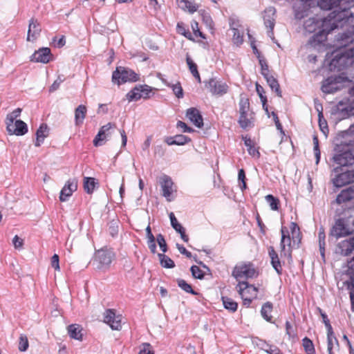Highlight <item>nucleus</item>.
Here are the masks:
<instances>
[{
  "label": "nucleus",
  "instance_id": "4be33fe9",
  "mask_svg": "<svg viewBox=\"0 0 354 354\" xmlns=\"http://www.w3.org/2000/svg\"><path fill=\"white\" fill-rule=\"evenodd\" d=\"M187 117L197 127L203 126V120L200 111L196 108H189L187 110Z\"/></svg>",
  "mask_w": 354,
  "mask_h": 354
},
{
  "label": "nucleus",
  "instance_id": "a211bd4d",
  "mask_svg": "<svg viewBox=\"0 0 354 354\" xmlns=\"http://www.w3.org/2000/svg\"><path fill=\"white\" fill-rule=\"evenodd\" d=\"M41 26L37 19L32 18L29 21L27 41H34L40 35Z\"/></svg>",
  "mask_w": 354,
  "mask_h": 354
},
{
  "label": "nucleus",
  "instance_id": "2f4dec72",
  "mask_svg": "<svg viewBox=\"0 0 354 354\" xmlns=\"http://www.w3.org/2000/svg\"><path fill=\"white\" fill-rule=\"evenodd\" d=\"M272 310V304L270 302H266L261 308V313L262 317L268 322H272V317L271 312Z\"/></svg>",
  "mask_w": 354,
  "mask_h": 354
},
{
  "label": "nucleus",
  "instance_id": "6e6552de",
  "mask_svg": "<svg viewBox=\"0 0 354 354\" xmlns=\"http://www.w3.org/2000/svg\"><path fill=\"white\" fill-rule=\"evenodd\" d=\"M335 176L332 178L331 181L336 187H342L348 184L354 183V169L344 172H341L339 167L333 169Z\"/></svg>",
  "mask_w": 354,
  "mask_h": 354
},
{
  "label": "nucleus",
  "instance_id": "79ce46f5",
  "mask_svg": "<svg viewBox=\"0 0 354 354\" xmlns=\"http://www.w3.org/2000/svg\"><path fill=\"white\" fill-rule=\"evenodd\" d=\"M303 346L307 354H315V351L313 342L308 337H305L302 340Z\"/></svg>",
  "mask_w": 354,
  "mask_h": 354
},
{
  "label": "nucleus",
  "instance_id": "58836bf2",
  "mask_svg": "<svg viewBox=\"0 0 354 354\" xmlns=\"http://www.w3.org/2000/svg\"><path fill=\"white\" fill-rule=\"evenodd\" d=\"M318 110V117H319V126L320 130L323 132V133L326 136L328 133V127L326 120L324 118L322 110Z\"/></svg>",
  "mask_w": 354,
  "mask_h": 354
},
{
  "label": "nucleus",
  "instance_id": "9b49d317",
  "mask_svg": "<svg viewBox=\"0 0 354 354\" xmlns=\"http://www.w3.org/2000/svg\"><path fill=\"white\" fill-rule=\"evenodd\" d=\"M205 86L212 94L219 96L227 93L229 88L226 83L216 80L214 78L209 80V81L205 83Z\"/></svg>",
  "mask_w": 354,
  "mask_h": 354
},
{
  "label": "nucleus",
  "instance_id": "ea45409f",
  "mask_svg": "<svg viewBox=\"0 0 354 354\" xmlns=\"http://www.w3.org/2000/svg\"><path fill=\"white\" fill-rule=\"evenodd\" d=\"M186 61H187V64L189 66L190 72L192 73L193 76L194 77L197 78L198 80L200 82L201 78H200L199 73L197 69L196 64L193 62V60L189 56L187 57Z\"/></svg>",
  "mask_w": 354,
  "mask_h": 354
},
{
  "label": "nucleus",
  "instance_id": "4d7b16f0",
  "mask_svg": "<svg viewBox=\"0 0 354 354\" xmlns=\"http://www.w3.org/2000/svg\"><path fill=\"white\" fill-rule=\"evenodd\" d=\"M177 128L181 129L183 132L191 133L194 130L188 127L185 122L182 121H178L176 124Z\"/></svg>",
  "mask_w": 354,
  "mask_h": 354
},
{
  "label": "nucleus",
  "instance_id": "8fccbe9b",
  "mask_svg": "<svg viewBox=\"0 0 354 354\" xmlns=\"http://www.w3.org/2000/svg\"><path fill=\"white\" fill-rule=\"evenodd\" d=\"M191 139L186 136L184 135H176L175 136L174 142L177 145H183L188 142H189Z\"/></svg>",
  "mask_w": 354,
  "mask_h": 354
},
{
  "label": "nucleus",
  "instance_id": "5701e85b",
  "mask_svg": "<svg viewBox=\"0 0 354 354\" xmlns=\"http://www.w3.org/2000/svg\"><path fill=\"white\" fill-rule=\"evenodd\" d=\"M275 8L274 7H269L265 10L263 16L266 26L269 28L271 32H272L275 24Z\"/></svg>",
  "mask_w": 354,
  "mask_h": 354
},
{
  "label": "nucleus",
  "instance_id": "338daca9",
  "mask_svg": "<svg viewBox=\"0 0 354 354\" xmlns=\"http://www.w3.org/2000/svg\"><path fill=\"white\" fill-rule=\"evenodd\" d=\"M248 151L250 155L252 156L254 158H259L260 156V153L259 151H258V149H257L254 146L252 147H250L248 149Z\"/></svg>",
  "mask_w": 354,
  "mask_h": 354
},
{
  "label": "nucleus",
  "instance_id": "a878e982",
  "mask_svg": "<svg viewBox=\"0 0 354 354\" xmlns=\"http://www.w3.org/2000/svg\"><path fill=\"white\" fill-rule=\"evenodd\" d=\"M48 136V128L46 124H41L36 131V141L35 145L39 147L43 142L44 139Z\"/></svg>",
  "mask_w": 354,
  "mask_h": 354
},
{
  "label": "nucleus",
  "instance_id": "a19ab883",
  "mask_svg": "<svg viewBox=\"0 0 354 354\" xmlns=\"http://www.w3.org/2000/svg\"><path fill=\"white\" fill-rule=\"evenodd\" d=\"M177 282L178 286L186 292L191 293L194 295H196L198 294L196 291H194L192 289L191 285L187 283L184 279H179L177 280Z\"/></svg>",
  "mask_w": 354,
  "mask_h": 354
},
{
  "label": "nucleus",
  "instance_id": "cd10ccee",
  "mask_svg": "<svg viewBox=\"0 0 354 354\" xmlns=\"http://www.w3.org/2000/svg\"><path fill=\"white\" fill-rule=\"evenodd\" d=\"M69 336L75 339L82 340V328L79 324H71L67 327Z\"/></svg>",
  "mask_w": 354,
  "mask_h": 354
},
{
  "label": "nucleus",
  "instance_id": "f03ea898",
  "mask_svg": "<svg viewBox=\"0 0 354 354\" xmlns=\"http://www.w3.org/2000/svg\"><path fill=\"white\" fill-rule=\"evenodd\" d=\"M344 25L341 21L337 20L333 12L326 18L311 17L305 21L304 26L306 32H316L313 39L318 43H322L326 39V35L332 30L343 27Z\"/></svg>",
  "mask_w": 354,
  "mask_h": 354
},
{
  "label": "nucleus",
  "instance_id": "13d9d810",
  "mask_svg": "<svg viewBox=\"0 0 354 354\" xmlns=\"http://www.w3.org/2000/svg\"><path fill=\"white\" fill-rule=\"evenodd\" d=\"M51 266L55 270L59 271L60 270L59 256L56 254H55L51 258Z\"/></svg>",
  "mask_w": 354,
  "mask_h": 354
},
{
  "label": "nucleus",
  "instance_id": "603ef678",
  "mask_svg": "<svg viewBox=\"0 0 354 354\" xmlns=\"http://www.w3.org/2000/svg\"><path fill=\"white\" fill-rule=\"evenodd\" d=\"M140 91L141 93H143L142 98L147 99L149 98V93L152 91L153 88L148 85H140Z\"/></svg>",
  "mask_w": 354,
  "mask_h": 354
},
{
  "label": "nucleus",
  "instance_id": "6ab92c4d",
  "mask_svg": "<svg viewBox=\"0 0 354 354\" xmlns=\"http://www.w3.org/2000/svg\"><path fill=\"white\" fill-rule=\"evenodd\" d=\"M113 257V252L111 250H98L95 255L96 261L99 262L101 267L109 266Z\"/></svg>",
  "mask_w": 354,
  "mask_h": 354
},
{
  "label": "nucleus",
  "instance_id": "c85d7f7f",
  "mask_svg": "<svg viewBox=\"0 0 354 354\" xmlns=\"http://www.w3.org/2000/svg\"><path fill=\"white\" fill-rule=\"evenodd\" d=\"M86 107L84 105H79L75 110V125L79 126L83 123L86 117Z\"/></svg>",
  "mask_w": 354,
  "mask_h": 354
},
{
  "label": "nucleus",
  "instance_id": "aec40b11",
  "mask_svg": "<svg viewBox=\"0 0 354 354\" xmlns=\"http://www.w3.org/2000/svg\"><path fill=\"white\" fill-rule=\"evenodd\" d=\"M281 239L280 242V248L281 252H283L285 255L287 253H290L291 252L290 245H291V239L289 235V232L287 227H282L281 229Z\"/></svg>",
  "mask_w": 354,
  "mask_h": 354
},
{
  "label": "nucleus",
  "instance_id": "72a5a7b5",
  "mask_svg": "<svg viewBox=\"0 0 354 354\" xmlns=\"http://www.w3.org/2000/svg\"><path fill=\"white\" fill-rule=\"evenodd\" d=\"M160 265L165 268H173L175 267L174 261L164 254H158Z\"/></svg>",
  "mask_w": 354,
  "mask_h": 354
},
{
  "label": "nucleus",
  "instance_id": "f257e3e1",
  "mask_svg": "<svg viewBox=\"0 0 354 354\" xmlns=\"http://www.w3.org/2000/svg\"><path fill=\"white\" fill-rule=\"evenodd\" d=\"M353 42H354V26L349 27L346 32L337 37V49L330 55L327 53V59H331L328 64L330 71H340L354 64V47L344 48Z\"/></svg>",
  "mask_w": 354,
  "mask_h": 354
},
{
  "label": "nucleus",
  "instance_id": "c9c22d12",
  "mask_svg": "<svg viewBox=\"0 0 354 354\" xmlns=\"http://www.w3.org/2000/svg\"><path fill=\"white\" fill-rule=\"evenodd\" d=\"M96 183L94 178L84 177V189L87 194L93 193Z\"/></svg>",
  "mask_w": 354,
  "mask_h": 354
},
{
  "label": "nucleus",
  "instance_id": "bf43d9fd",
  "mask_svg": "<svg viewBox=\"0 0 354 354\" xmlns=\"http://www.w3.org/2000/svg\"><path fill=\"white\" fill-rule=\"evenodd\" d=\"M139 354H153L151 345L147 343L143 344L142 348L140 349Z\"/></svg>",
  "mask_w": 354,
  "mask_h": 354
},
{
  "label": "nucleus",
  "instance_id": "f8f14e48",
  "mask_svg": "<svg viewBox=\"0 0 354 354\" xmlns=\"http://www.w3.org/2000/svg\"><path fill=\"white\" fill-rule=\"evenodd\" d=\"M335 252L345 257L354 252V236L339 242Z\"/></svg>",
  "mask_w": 354,
  "mask_h": 354
},
{
  "label": "nucleus",
  "instance_id": "dca6fc26",
  "mask_svg": "<svg viewBox=\"0 0 354 354\" xmlns=\"http://www.w3.org/2000/svg\"><path fill=\"white\" fill-rule=\"evenodd\" d=\"M77 188V180L75 178L68 180L60 192L59 200L66 201L73 192Z\"/></svg>",
  "mask_w": 354,
  "mask_h": 354
},
{
  "label": "nucleus",
  "instance_id": "4468645a",
  "mask_svg": "<svg viewBox=\"0 0 354 354\" xmlns=\"http://www.w3.org/2000/svg\"><path fill=\"white\" fill-rule=\"evenodd\" d=\"M159 182L162 188V196H165L168 201H171V196L174 191V183L171 178L167 175H164L160 177Z\"/></svg>",
  "mask_w": 354,
  "mask_h": 354
},
{
  "label": "nucleus",
  "instance_id": "09e8293b",
  "mask_svg": "<svg viewBox=\"0 0 354 354\" xmlns=\"http://www.w3.org/2000/svg\"><path fill=\"white\" fill-rule=\"evenodd\" d=\"M191 272L192 276L196 279H202L204 277L203 272L197 266H192L191 267Z\"/></svg>",
  "mask_w": 354,
  "mask_h": 354
},
{
  "label": "nucleus",
  "instance_id": "473e14b6",
  "mask_svg": "<svg viewBox=\"0 0 354 354\" xmlns=\"http://www.w3.org/2000/svg\"><path fill=\"white\" fill-rule=\"evenodd\" d=\"M342 102H340L338 104V109L342 112H345L344 115L350 116L354 115V98L349 100L348 104L346 106L343 107Z\"/></svg>",
  "mask_w": 354,
  "mask_h": 354
},
{
  "label": "nucleus",
  "instance_id": "39448f33",
  "mask_svg": "<svg viewBox=\"0 0 354 354\" xmlns=\"http://www.w3.org/2000/svg\"><path fill=\"white\" fill-rule=\"evenodd\" d=\"M354 233V217L348 216L337 219L330 230V235L339 239Z\"/></svg>",
  "mask_w": 354,
  "mask_h": 354
},
{
  "label": "nucleus",
  "instance_id": "f704fd0d",
  "mask_svg": "<svg viewBox=\"0 0 354 354\" xmlns=\"http://www.w3.org/2000/svg\"><path fill=\"white\" fill-rule=\"evenodd\" d=\"M223 304L227 310L231 312H235L237 310L238 304L231 298L227 297H222Z\"/></svg>",
  "mask_w": 354,
  "mask_h": 354
},
{
  "label": "nucleus",
  "instance_id": "a18cd8bd",
  "mask_svg": "<svg viewBox=\"0 0 354 354\" xmlns=\"http://www.w3.org/2000/svg\"><path fill=\"white\" fill-rule=\"evenodd\" d=\"M28 346L29 344L27 337L25 335H21L19 337V350L24 352L28 349Z\"/></svg>",
  "mask_w": 354,
  "mask_h": 354
},
{
  "label": "nucleus",
  "instance_id": "4c0bfd02",
  "mask_svg": "<svg viewBox=\"0 0 354 354\" xmlns=\"http://www.w3.org/2000/svg\"><path fill=\"white\" fill-rule=\"evenodd\" d=\"M239 114L240 113L243 114L245 113L250 112V102H249L248 98H247L245 97H241L239 103Z\"/></svg>",
  "mask_w": 354,
  "mask_h": 354
},
{
  "label": "nucleus",
  "instance_id": "c756f323",
  "mask_svg": "<svg viewBox=\"0 0 354 354\" xmlns=\"http://www.w3.org/2000/svg\"><path fill=\"white\" fill-rule=\"evenodd\" d=\"M264 77L271 89L275 91L277 96L281 97V91L280 90V86L277 79L270 74H265Z\"/></svg>",
  "mask_w": 354,
  "mask_h": 354
},
{
  "label": "nucleus",
  "instance_id": "0e129e2a",
  "mask_svg": "<svg viewBox=\"0 0 354 354\" xmlns=\"http://www.w3.org/2000/svg\"><path fill=\"white\" fill-rule=\"evenodd\" d=\"M176 247H177L178 251L181 254L185 255L188 258H191L192 257V253L190 252L187 251L186 250V248L183 245H181L177 243L176 244Z\"/></svg>",
  "mask_w": 354,
  "mask_h": 354
},
{
  "label": "nucleus",
  "instance_id": "69168bd1",
  "mask_svg": "<svg viewBox=\"0 0 354 354\" xmlns=\"http://www.w3.org/2000/svg\"><path fill=\"white\" fill-rule=\"evenodd\" d=\"M266 353L269 354H282L280 349L277 346L270 344Z\"/></svg>",
  "mask_w": 354,
  "mask_h": 354
},
{
  "label": "nucleus",
  "instance_id": "9d476101",
  "mask_svg": "<svg viewBox=\"0 0 354 354\" xmlns=\"http://www.w3.org/2000/svg\"><path fill=\"white\" fill-rule=\"evenodd\" d=\"M104 322L113 330H120L122 328V316L116 315L113 309H107L104 313Z\"/></svg>",
  "mask_w": 354,
  "mask_h": 354
},
{
  "label": "nucleus",
  "instance_id": "e433bc0d",
  "mask_svg": "<svg viewBox=\"0 0 354 354\" xmlns=\"http://www.w3.org/2000/svg\"><path fill=\"white\" fill-rule=\"evenodd\" d=\"M140 86H136L127 94V98L129 101H137L142 97L143 93L140 91Z\"/></svg>",
  "mask_w": 354,
  "mask_h": 354
},
{
  "label": "nucleus",
  "instance_id": "412c9836",
  "mask_svg": "<svg viewBox=\"0 0 354 354\" xmlns=\"http://www.w3.org/2000/svg\"><path fill=\"white\" fill-rule=\"evenodd\" d=\"M237 290L239 295L241 296L243 300V304L245 306H249L252 302V299L247 298L245 297V291L248 289H252L254 292V295L257 292V288L254 286L249 285L248 282H239L236 286Z\"/></svg>",
  "mask_w": 354,
  "mask_h": 354
},
{
  "label": "nucleus",
  "instance_id": "5fc2aeb1",
  "mask_svg": "<svg viewBox=\"0 0 354 354\" xmlns=\"http://www.w3.org/2000/svg\"><path fill=\"white\" fill-rule=\"evenodd\" d=\"M156 239L161 250L163 252H166L167 248L164 236L161 234H159L157 235Z\"/></svg>",
  "mask_w": 354,
  "mask_h": 354
},
{
  "label": "nucleus",
  "instance_id": "680f3d73",
  "mask_svg": "<svg viewBox=\"0 0 354 354\" xmlns=\"http://www.w3.org/2000/svg\"><path fill=\"white\" fill-rule=\"evenodd\" d=\"M319 310L321 312V315L322 317L323 322L327 328V331L330 332L331 330H333V328L330 324L329 319H328L327 315L321 311V309H319Z\"/></svg>",
  "mask_w": 354,
  "mask_h": 354
},
{
  "label": "nucleus",
  "instance_id": "b1692460",
  "mask_svg": "<svg viewBox=\"0 0 354 354\" xmlns=\"http://www.w3.org/2000/svg\"><path fill=\"white\" fill-rule=\"evenodd\" d=\"M354 199V185L343 189L337 196L335 202L340 205Z\"/></svg>",
  "mask_w": 354,
  "mask_h": 354
},
{
  "label": "nucleus",
  "instance_id": "393cba45",
  "mask_svg": "<svg viewBox=\"0 0 354 354\" xmlns=\"http://www.w3.org/2000/svg\"><path fill=\"white\" fill-rule=\"evenodd\" d=\"M169 216L171 221V225L173 228L180 234L181 239L185 242H188L189 237L185 234V229L178 222L173 212H170Z\"/></svg>",
  "mask_w": 354,
  "mask_h": 354
},
{
  "label": "nucleus",
  "instance_id": "7ed1b4c3",
  "mask_svg": "<svg viewBox=\"0 0 354 354\" xmlns=\"http://www.w3.org/2000/svg\"><path fill=\"white\" fill-rule=\"evenodd\" d=\"M318 6L322 10L334 9V17L345 25L353 19L350 8L354 6V0H317Z\"/></svg>",
  "mask_w": 354,
  "mask_h": 354
},
{
  "label": "nucleus",
  "instance_id": "774afa93",
  "mask_svg": "<svg viewBox=\"0 0 354 354\" xmlns=\"http://www.w3.org/2000/svg\"><path fill=\"white\" fill-rule=\"evenodd\" d=\"M12 242L15 248H19L23 245V240L21 239L17 235L15 236Z\"/></svg>",
  "mask_w": 354,
  "mask_h": 354
},
{
  "label": "nucleus",
  "instance_id": "ddd939ff",
  "mask_svg": "<svg viewBox=\"0 0 354 354\" xmlns=\"http://www.w3.org/2000/svg\"><path fill=\"white\" fill-rule=\"evenodd\" d=\"M7 131L11 135L23 136L28 131L26 124L21 120H17L13 122H7Z\"/></svg>",
  "mask_w": 354,
  "mask_h": 354
},
{
  "label": "nucleus",
  "instance_id": "49530a36",
  "mask_svg": "<svg viewBox=\"0 0 354 354\" xmlns=\"http://www.w3.org/2000/svg\"><path fill=\"white\" fill-rule=\"evenodd\" d=\"M328 350H333L334 342L338 344L336 337L334 335L333 330L327 331Z\"/></svg>",
  "mask_w": 354,
  "mask_h": 354
},
{
  "label": "nucleus",
  "instance_id": "0eeeda50",
  "mask_svg": "<svg viewBox=\"0 0 354 354\" xmlns=\"http://www.w3.org/2000/svg\"><path fill=\"white\" fill-rule=\"evenodd\" d=\"M139 79L138 75L131 69L124 67H117L113 73L112 80L118 84L127 82H136Z\"/></svg>",
  "mask_w": 354,
  "mask_h": 354
},
{
  "label": "nucleus",
  "instance_id": "864d4df0",
  "mask_svg": "<svg viewBox=\"0 0 354 354\" xmlns=\"http://www.w3.org/2000/svg\"><path fill=\"white\" fill-rule=\"evenodd\" d=\"M271 264L274 269L276 270V272L280 274L282 271L281 265L280 260L279 259V257H277V258L271 259Z\"/></svg>",
  "mask_w": 354,
  "mask_h": 354
},
{
  "label": "nucleus",
  "instance_id": "2eb2a0df",
  "mask_svg": "<svg viewBox=\"0 0 354 354\" xmlns=\"http://www.w3.org/2000/svg\"><path fill=\"white\" fill-rule=\"evenodd\" d=\"M115 125L111 122H109L106 124L102 126L100 129L98 133L96 135L93 140V145L95 147L101 146L103 145V142L110 136L109 131L115 127Z\"/></svg>",
  "mask_w": 354,
  "mask_h": 354
},
{
  "label": "nucleus",
  "instance_id": "6e6d98bb",
  "mask_svg": "<svg viewBox=\"0 0 354 354\" xmlns=\"http://www.w3.org/2000/svg\"><path fill=\"white\" fill-rule=\"evenodd\" d=\"M238 179L240 182H241V189L242 190L246 189V183H245V171L243 169L239 171L238 174Z\"/></svg>",
  "mask_w": 354,
  "mask_h": 354
},
{
  "label": "nucleus",
  "instance_id": "f3484780",
  "mask_svg": "<svg viewBox=\"0 0 354 354\" xmlns=\"http://www.w3.org/2000/svg\"><path fill=\"white\" fill-rule=\"evenodd\" d=\"M52 55L48 48H41L31 56V61L46 64L51 60Z\"/></svg>",
  "mask_w": 354,
  "mask_h": 354
},
{
  "label": "nucleus",
  "instance_id": "1a4fd4ad",
  "mask_svg": "<svg viewBox=\"0 0 354 354\" xmlns=\"http://www.w3.org/2000/svg\"><path fill=\"white\" fill-rule=\"evenodd\" d=\"M345 81L346 78L340 75L330 76L323 82L322 90L326 93H333L341 89L342 84Z\"/></svg>",
  "mask_w": 354,
  "mask_h": 354
},
{
  "label": "nucleus",
  "instance_id": "052dcab7",
  "mask_svg": "<svg viewBox=\"0 0 354 354\" xmlns=\"http://www.w3.org/2000/svg\"><path fill=\"white\" fill-rule=\"evenodd\" d=\"M259 64L261 68V74L265 77V74H270L268 70V65L266 64L264 59H260Z\"/></svg>",
  "mask_w": 354,
  "mask_h": 354
},
{
  "label": "nucleus",
  "instance_id": "de8ad7c7",
  "mask_svg": "<svg viewBox=\"0 0 354 354\" xmlns=\"http://www.w3.org/2000/svg\"><path fill=\"white\" fill-rule=\"evenodd\" d=\"M21 112V109L17 108L15 109L12 113L8 114L6 117V123L7 122H13L15 121L16 118H18Z\"/></svg>",
  "mask_w": 354,
  "mask_h": 354
},
{
  "label": "nucleus",
  "instance_id": "7c9ffc66",
  "mask_svg": "<svg viewBox=\"0 0 354 354\" xmlns=\"http://www.w3.org/2000/svg\"><path fill=\"white\" fill-rule=\"evenodd\" d=\"M178 6L184 10H188L191 13H194L198 9V6L193 2L188 0H177Z\"/></svg>",
  "mask_w": 354,
  "mask_h": 354
},
{
  "label": "nucleus",
  "instance_id": "c03bdc74",
  "mask_svg": "<svg viewBox=\"0 0 354 354\" xmlns=\"http://www.w3.org/2000/svg\"><path fill=\"white\" fill-rule=\"evenodd\" d=\"M169 87L172 89L174 95L178 98L183 97V96H184L183 90V88H182L180 82H177L176 84H171Z\"/></svg>",
  "mask_w": 354,
  "mask_h": 354
},
{
  "label": "nucleus",
  "instance_id": "3c124183",
  "mask_svg": "<svg viewBox=\"0 0 354 354\" xmlns=\"http://www.w3.org/2000/svg\"><path fill=\"white\" fill-rule=\"evenodd\" d=\"M256 90H257V92L258 95H259L261 100L263 103V108H265V106L266 105L267 99H266V97L263 95V93H265L264 89L261 85L257 84H256Z\"/></svg>",
  "mask_w": 354,
  "mask_h": 354
},
{
  "label": "nucleus",
  "instance_id": "bb28decb",
  "mask_svg": "<svg viewBox=\"0 0 354 354\" xmlns=\"http://www.w3.org/2000/svg\"><path fill=\"white\" fill-rule=\"evenodd\" d=\"M253 113L248 112L245 113H240L238 122L242 129H246L252 126Z\"/></svg>",
  "mask_w": 354,
  "mask_h": 354
},
{
  "label": "nucleus",
  "instance_id": "423d86ee",
  "mask_svg": "<svg viewBox=\"0 0 354 354\" xmlns=\"http://www.w3.org/2000/svg\"><path fill=\"white\" fill-rule=\"evenodd\" d=\"M232 274L239 283L242 282V279L257 277L258 276V272L252 263L241 262L236 265Z\"/></svg>",
  "mask_w": 354,
  "mask_h": 354
},
{
  "label": "nucleus",
  "instance_id": "37998d69",
  "mask_svg": "<svg viewBox=\"0 0 354 354\" xmlns=\"http://www.w3.org/2000/svg\"><path fill=\"white\" fill-rule=\"evenodd\" d=\"M266 200L268 203L271 209L277 210L279 209V201L271 194L266 196Z\"/></svg>",
  "mask_w": 354,
  "mask_h": 354
},
{
  "label": "nucleus",
  "instance_id": "20e7f679",
  "mask_svg": "<svg viewBox=\"0 0 354 354\" xmlns=\"http://www.w3.org/2000/svg\"><path fill=\"white\" fill-rule=\"evenodd\" d=\"M343 142L344 151L335 154L333 160L341 166L351 165L354 163V123L346 131Z\"/></svg>",
  "mask_w": 354,
  "mask_h": 354
},
{
  "label": "nucleus",
  "instance_id": "e2e57ef3",
  "mask_svg": "<svg viewBox=\"0 0 354 354\" xmlns=\"http://www.w3.org/2000/svg\"><path fill=\"white\" fill-rule=\"evenodd\" d=\"M63 81H64V79H62L60 77H58V78L50 86V87L49 88V91L50 92H54L55 91H56L59 88L60 84Z\"/></svg>",
  "mask_w": 354,
  "mask_h": 354
}]
</instances>
